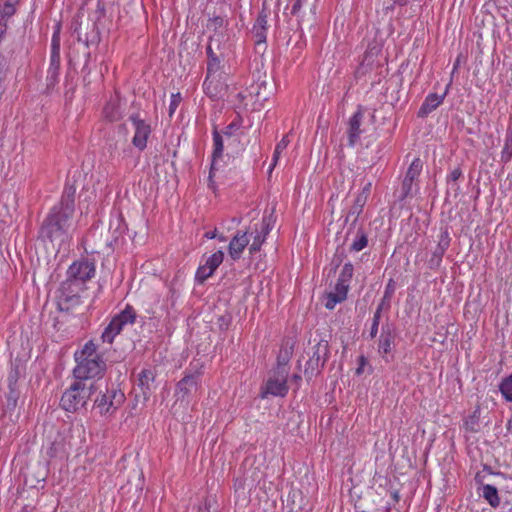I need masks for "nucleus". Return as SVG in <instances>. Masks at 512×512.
Wrapping results in <instances>:
<instances>
[{
  "label": "nucleus",
  "instance_id": "nucleus-1",
  "mask_svg": "<svg viewBox=\"0 0 512 512\" xmlns=\"http://www.w3.org/2000/svg\"><path fill=\"white\" fill-rule=\"evenodd\" d=\"M75 193L74 184L66 182L60 202L51 208L40 228L41 237L56 243L59 248L72 239L76 229Z\"/></svg>",
  "mask_w": 512,
  "mask_h": 512
},
{
  "label": "nucleus",
  "instance_id": "nucleus-2",
  "mask_svg": "<svg viewBox=\"0 0 512 512\" xmlns=\"http://www.w3.org/2000/svg\"><path fill=\"white\" fill-rule=\"evenodd\" d=\"M73 368L75 379L87 382H96L95 378H101L106 370V363L103 357L97 352V345L87 341L80 349L74 352Z\"/></svg>",
  "mask_w": 512,
  "mask_h": 512
},
{
  "label": "nucleus",
  "instance_id": "nucleus-3",
  "mask_svg": "<svg viewBox=\"0 0 512 512\" xmlns=\"http://www.w3.org/2000/svg\"><path fill=\"white\" fill-rule=\"evenodd\" d=\"M97 382H87L75 379L64 391L60 404L67 412H76L84 408L90 397L97 391Z\"/></svg>",
  "mask_w": 512,
  "mask_h": 512
},
{
  "label": "nucleus",
  "instance_id": "nucleus-4",
  "mask_svg": "<svg viewBox=\"0 0 512 512\" xmlns=\"http://www.w3.org/2000/svg\"><path fill=\"white\" fill-rule=\"evenodd\" d=\"M201 375V366L198 363H191L190 368L185 371L184 377L176 385L175 397L177 401L190 402L199 388Z\"/></svg>",
  "mask_w": 512,
  "mask_h": 512
},
{
  "label": "nucleus",
  "instance_id": "nucleus-5",
  "mask_svg": "<svg viewBox=\"0 0 512 512\" xmlns=\"http://www.w3.org/2000/svg\"><path fill=\"white\" fill-rule=\"evenodd\" d=\"M86 286L66 279L59 289L58 305L61 310H69L81 303V293Z\"/></svg>",
  "mask_w": 512,
  "mask_h": 512
},
{
  "label": "nucleus",
  "instance_id": "nucleus-6",
  "mask_svg": "<svg viewBox=\"0 0 512 512\" xmlns=\"http://www.w3.org/2000/svg\"><path fill=\"white\" fill-rule=\"evenodd\" d=\"M288 374L281 368L280 371L273 370L262 388L261 397L266 398L268 395L275 397H285L289 391L287 385Z\"/></svg>",
  "mask_w": 512,
  "mask_h": 512
},
{
  "label": "nucleus",
  "instance_id": "nucleus-7",
  "mask_svg": "<svg viewBox=\"0 0 512 512\" xmlns=\"http://www.w3.org/2000/svg\"><path fill=\"white\" fill-rule=\"evenodd\" d=\"M95 272L96 268L94 262L88 259H82L73 262L69 266L66 279L85 286L86 282L94 277Z\"/></svg>",
  "mask_w": 512,
  "mask_h": 512
},
{
  "label": "nucleus",
  "instance_id": "nucleus-8",
  "mask_svg": "<svg viewBox=\"0 0 512 512\" xmlns=\"http://www.w3.org/2000/svg\"><path fill=\"white\" fill-rule=\"evenodd\" d=\"M124 401V394L118 390H107L105 393H100L94 401V408H96L101 415H111Z\"/></svg>",
  "mask_w": 512,
  "mask_h": 512
},
{
  "label": "nucleus",
  "instance_id": "nucleus-9",
  "mask_svg": "<svg viewBox=\"0 0 512 512\" xmlns=\"http://www.w3.org/2000/svg\"><path fill=\"white\" fill-rule=\"evenodd\" d=\"M274 226L272 215L264 216L261 222L255 224L250 232L253 241L249 246L250 254H255L260 251L262 244L265 242L267 235L271 232Z\"/></svg>",
  "mask_w": 512,
  "mask_h": 512
},
{
  "label": "nucleus",
  "instance_id": "nucleus-10",
  "mask_svg": "<svg viewBox=\"0 0 512 512\" xmlns=\"http://www.w3.org/2000/svg\"><path fill=\"white\" fill-rule=\"evenodd\" d=\"M396 330L393 324H383L377 340V352L386 362L395 346Z\"/></svg>",
  "mask_w": 512,
  "mask_h": 512
},
{
  "label": "nucleus",
  "instance_id": "nucleus-11",
  "mask_svg": "<svg viewBox=\"0 0 512 512\" xmlns=\"http://www.w3.org/2000/svg\"><path fill=\"white\" fill-rule=\"evenodd\" d=\"M133 128L134 136L132 138V144L135 148L143 151L147 146L148 138L151 134V127L138 114H133L129 117Z\"/></svg>",
  "mask_w": 512,
  "mask_h": 512
},
{
  "label": "nucleus",
  "instance_id": "nucleus-12",
  "mask_svg": "<svg viewBox=\"0 0 512 512\" xmlns=\"http://www.w3.org/2000/svg\"><path fill=\"white\" fill-rule=\"evenodd\" d=\"M60 48L56 36L52 39V52L50 56V65L47 71L48 86L54 85L58 81L60 70Z\"/></svg>",
  "mask_w": 512,
  "mask_h": 512
},
{
  "label": "nucleus",
  "instance_id": "nucleus-13",
  "mask_svg": "<svg viewBox=\"0 0 512 512\" xmlns=\"http://www.w3.org/2000/svg\"><path fill=\"white\" fill-rule=\"evenodd\" d=\"M364 118V114L362 110L359 108L349 119L347 136H348V145L354 147L356 143L359 141L360 136L362 134V130L360 128L362 121Z\"/></svg>",
  "mask_w": 512,
  "mask_h": 512
},
{
  "label": "nucleus",
  "instance_id": "nucleus-14",
  "mask_svg": "<svg viewBox=\"0 0 512 512\" xmlns=\"http://www.w3.org/2000/svg\"><path fill=\"white\" fill-rule=\"evenodd\" d=\"M156 373L150 369H142L138 374V386L140 387L145 400L149 399L152 392L155 390Z\"/></svg>",
  "mask_w": 512,
  "mask_h": 512
},
{
  "label": "nucleus",
  "instance_id": "nucleus-15",
  "mask_svg": "<svg viewBox=\"0 0 512 512\" xmlns=\"http://www.w3.org/2000/svg\"><path fill=\"white\" fill-rule=\"evenodd\" d=\"M247 234V231H238L231 239L228 247V252L233 260H238L241 257L244 249L248 246L249 238Z\"/></svg>",
  "mask_w": 512,
  "mask_h": 512
},
{
  "label": "nucleus",
  "instance_id": "nucleus-16",
  "mask_svg": "<svg viewBox=\"0 0 512 512\" xmlns=\"http://www.w3.org/2000/svg\"><path fill=\"white\" fill-rule=\"evenodd\" d=\"M223 139L220 133L217 130L213 131V152H212V163L209 174V181L212 184V177L214 171L218 169V162L223 156Z\"/></svg>",
  "mask_w": 512,
  "mask_h": 512
},
{
  "label": "nucleus",
  "instance_id": "nucleus-17",
  "mask_svg": "<svg viewBox=\"0 0 512 512\" xmlns=\"http://www.w3.org/2000/svg\"><path fill=\"white\" fill-rule=\"evenodd\" d=\"M255 44H265L267 34V17L266 15H259L253 25L252 29Z\"/></svg>",
  "mask_w": 512,
  "mask_h": 512
},
{
  "label": "nucleus",
  "instance_id": "nucleus-18",
  "mask_svg": "<svg viewBox=\"0 0 512 512\" xmlns=\"http://www.w3.org/2000/svg\"><path fill=\"white\" fill-rule=\"evenodd\" d=\"M443 99L444 95H438L436 93L428 94L419 109L418 116L426 117L443 102Z\"/></svg>",
  "mask_w": 512,
  "mask_h": 512
},
{
  "label": "nucleus",
  "instance_id": "nucleus-19",
  "mask_svg": "<svg viewBox=\"0 0 512 512\" xmlns=\"http://www.w3.org/2000/svg\"><path fill=\"white\" fill-rule=\"evenodd\" d=\"M124 327L125 326L118 320V318L114 316L108 326L102 332V341L111 344L114 338L121 333Z\"/></svg>",
  "mask_w": 512,
  "mask_h": 512
},
{
  "label": "nucleus",
  "instance_id": "nucleus-20",
  "mask_svg": "<svg viewBox=\"0 0 512 512\" xmlns=\"http://www.w3.org/2000/svg\"><path fill=\"white\" fill-rule=\"evenodd\" d=\"M329 354L328 343L326 341H320L314 347L313 355L307 362L308 367H313L314 360L321 361L322 365H325Z\"/></svg>",
  "mask_w": 512,
  "mask_h": 512
},
{
  "label": "nucleus",
  "instance_id": "nucleus-21",
  "mask_svg": "<svg viewBox=\"0 0 512 512\" xmlns=\"http://www.w3.org/2000/svg\"><path fill=\"white\" fill-rule=\"evenodd\" d=\"M104 116L107 120L114 122L122 117V109L117 99L110 100L103 110Z\"/></svg>",
  "mask_w": 512,
  "mask_h": 512
},
{
  "label": "nucleus",
  "instance_id": "nucleus-22",
  "mask_svg": "<svg viewBox=\"0 0 512 512\" xmlns=\"http://www.w3.org/2000/svg\"><path fill=\"white\" fill-rule=\"evenodd\" d=\"M482 497L493 508H497L500 505V497L498 495V490L493 485L485 484L482 486Z\"/></svg>",
  "mask_w": 512,
  "mask_h": 512
},
{
  "label": "nucleus",
  "instance_id": "nucleus-23",
  "mask_svg": "<svg viewBox=\"0 0 512 512\" xmlns=\"http://www.w3.org/2000/svg\"><path fill=\"white\" fill-rule=\"evenodd\" d=\"M368 245V236L363 229H358L353 242L350 245L351 252H359Z\"/></svg>",
  "mask_w": 512,
  "mask_h": 512
},
{
  "label": "nucleus",
  "instance_id": "nucleus-24",
  "mask_svg": "<svg viewBox=\"0 0 512 512\" xmlns=\"http://www.w3.org/2000/svg\"><path fill=\"white\" fill-rule=\"evenodd\" d=\"M115 316L124 326H127L134 324L137 315L135 309L128 304L120 313Z\"/></svg>",
  "mask_w": 512,
  "mask_h": 512
},
{
  "label": "nucleus",
  "instance_id": "nucleus-25",
  "mask_svg": "<svg viewBox=\"0 0 512 512\" xmlns=\"http://www.w3.org/2000/svg\"><path fill=\"white\" fill-rule=\"evenodd\" d=\"M207 56H208L207 75H213L220 68V60L218 59L216 54L213 52V49L211 46L207 47Z\"/></svg>",
  "mask_w": 512,
  "mask_h": 512
},
{
  "label": "nucleus",
  "instance_id": "nucleus-26",
  "mask_svg": "<svg viewBox=\"0 0 512 512\" xmlns=\"http://www.w3.org/2000/svg\"><path fill=\"white\" fill-rule=\"evenodd\" d=\"M499 391L507 402H512V374L502 379L499 384Z\"/></svg>",
  "mask_w": 512,
  "mask_h": 512
},
{
  "label": "nucleus",
  "instance_id": "nucleus-27",
  "mask_svg": "<svg viewBox=\"0 0 512 512\" xmlns=\"http://www.w3.org/2000/svg\"><path fill=\"white\" fill-rule=\"evenodd\" d=\"M422 167H423L422 161L419 158H415L411 162V164L405 174V178L415 181L419 177V175L422 171Z\"/></svg>",
  "mask_w": 512,
  "mask_h": 512
},
{
  "label": "nucleus",
  "instance_id": "nucleus-28",
  "mask_svg": "<svg viewBox=\"0 0 512 512\" xmlns=\"http://www.w3.org/2000/svg\"><path fill=\"white\" fill-rule=\"evenodd\" d=\"M224 259V253L221 250L216 251L212 255H210L206 262L204 263L205 266L208 267L209 270L212 272H215L216 269L220 266V264L223 262Z\"/></svg>",
  "mask_w": 512,
  "mask_h": 512
},
{
  "label": "nucleus",
  "instance_id": "nucleus-29",
  "mask_svg": "<svg viewBox=\"0 0 512 512\" xmlns=\"http://www.w3.org/2000/svg\"><path fill=\"white\" fill-rule=\"evenodd\" d=\"M382 310H383V303L378 305L376 311L373 314L372 323H371V327H370V331H369V337L371 339H374L378 334Z\"/></svg>",
  "mask_w": 512,
  "mask_h": 512
},
{
  "label": "nucleus",
  "instance_id": "nucleus-30",
  "mask_svg": "<svg viewBox=\"0 0 512 512\" xmlns=\"http://www.w3.org/2000/svg\"><path fill=\"white\" fill-rule=\"evenodd\" d=\"M512 158V129L507 131L505 144L501 151V160L508 162Z\"/></svg>",
  "mask_w": 512,
  "mask_h": 512
},
{
  "label": "nucleus",
  "instance_id": "nucleus-31",
  "mask_svg": "<svg viewBox=\"0 0 512 512\" xmlns=\"http://www.w3.org/2000/svg\"><path fill=\"white\" fill-rule=\"evenodd\" d=\"M203 87H204L206 94L210 97H218L222 90V87L220 89H218L217 85H213L212 75H207V77L203 83Z\"/></svg>",
  "mask_w": 512,
  "mask_h": 512
},
{
  "label": "nucleus",
  "instance_id": "nucleus-32",
  "mask_svg": "<svg viewBox=\"0 0 512 512\" xmlns=\"http://www.w3.org/2000/svg\"><path fill=\"white\" fill-rule=\"evenodd\" d=\"M366 201L367 199L365 194H358L355 199L354 205L351 207L349 211V215L358 217L361 214Z\"/></svg>",
  "mask_w": 512,
  "mask_h": 512
},
{
  "label": "nucleus",
  "instance_id": "nucleus-33",
  "mask_svg": "<svg viewBox=\"0 0 512 512\" xmlns=\"http://www.w3.org/2000/svg\"><path fill=\"white\" fill-rule=\"evenodd\" d=\"M414 186V181L404 177L400 190L399 199L404 200L407 197L412 196L414 193Z\"/></svg>",
  "mask_w": 512,
  "mask_h": 512
},
{
  "label": "nucleus",
  "instance_id": "nucleus-34",
  "mask_svg": "<svg viewBox=\"0 0 512 512\" xmlns=\"http://www.w3.org/2000/svg\"><path fill=\"white\" fill-rule=\"evenodd\" d=\"M353 271L354 269L352 263H345L337 280L341 281L342 283L349 284L353 276Z\"/></svg>",
  "mask_w": 512,
  "mask_h": 512
},
{
  "label": "nucleus",
  "instance_id": "nucleus-35",
  "mask_svg": "<svg viewBox=\"0 0 512 512\" xmlns=\"http://www.w3.org/2000/svg\"><path fill=\"white\" fill-rule=\"evenodd\" d=\"M214 272L208 269L205 264H202L198 267L196 274H195V280L199 284H203L210 276L213 275Z\"/></svg>",
  "mask_w": 512,
  "mask_h": 512
},
{
  "label": "nucleus",
  "instance_id": "nucleus-36",
  "mask_svg": "<svg viewBox=\"0 0 512 512\" xmlns=\"http://www.w3.org/2000/svg\"><path fill=\"white\" fill-rule=\"evenodd\" d=\"M325 298H326V301L324 303V306H325V308H327L329 310L334 309L338 303H341L344 301L343 299H340L338 294L334 291L327 293Z\"/></svg>",
  "mask_w": 512,
  "mask_h": 512
},
{
  "label": "nucleus",
  "instance_id": "nucleus-37",
  "mask_svg": "<svg viewBox=\"0 0 512 512\" xmlns=\"http://www.w3.org/2000/svg\"><path fill=\"white\" fill-rule=\"evenodd\" d=\"M288 362H289V353H288V351H285L284 353L281 351L280 354L278 355L277 366H276V368L274 370L275 371H280L281 368H284V371L287 372V374L289 375Z\"/></svg>",
  "mask_w": 512,
  "mask_h": 512
},
{
  "label": "nucleus",
  "instance_id": "nucleus-38",
  "mask_svg": "<svg viewBox=\"0 0 512 512\" xmlns=\"http://www.w3.org/2000/svg\"><path fill=\"white\" fill-rule=\"evenodd\" d=\"M17 7L0 5V20L8 23V20L16 13Z\"/></svg>",
  "mask_w": 512,
  "mask_h": 512
},
{
  "label": "nucleus",
  "instance_id": "nucleus-39",
  "mask_svg": "<svg viewBox=\"0 0 512 512\" xmlns=\"http://www.w3.org/2000/svg\"><path fill=\"white\" fill-rule=\"evenodd\" d=\"M450 245V237L447 231H444L440 234V239L438 243V250L440 254H444Z\"/></svg>",
  "mask_w": 512,
  "mask_h": 512
},
{
  "label": "nucleus",
  "instance_id": "nucleus-40",
  "mask_svg": "<svg viewBox=\"0 0 512 512\" xmlns=\"http://www.w3.org/2000/svg\"><path fill=\"white\" fill-rule=\"evenodd\" d=\"M349 290V284L348 283H342L341 281L337 280L334 292L338 294L340 299L346 300L347 293Z\"/></svg>",
  "mask_w": 512,
  "mask_h": 512
},
{
  "label": "nucleus",
  "instance_id": "nucleus-41",
  "mask_svg": "<svg viewBox=\"0 0 512 512\" xmlns=\"http://www.w3.org/2000/svg\"><path fill=\"white\" fill-rule=\"evenodd\" d=\"M180 102H181V96L179 93L171 95L170 104H169V115L170 116H172L174 114V112L176 111Z\"/></svg>",
  "mask_w": 512,
  "mask_h": 512
},
{
  "label": "nucleus",
  "instance_id": "nucleus-42",
  "mask_svg": "<svg viewBox=\"0 0 512 512\" xmlns=\"http://www.w3.org/2000/svg\"><path fill=\"white\" fill-rule=\"evenodd\" d=\"M345 257V250L341 247H338L333 257L332 264L335 265V267H338Z\"/></svg>",
  "mask_w": 512,
  "mask_h": 512
},
{
  "label": "nucleus",
  "instance_id": "nucleus-43",
  "mask_svg": "<svg viewBox=\"0 0 512 512\" xmlns=\"http://www.w3.org/2000/svg\"><path fill=\"white\" fill-rule=\"evenodd\" d=\"M289 144L288 136H284L275 147V151H277V154H282V152L287 148Z\"/></svg>",
  "mask_w": 512,
  "mask_h": 512
},
{
  "label": "nucleus",
  "instance_id": "nucleus-44",
  "mask_svg": "<svg viewBox=\"0 0 512 512\" xmlns=\"http://www.w3.org/2000/svg\"><path fill=\"white\" fill-rule=\"evenodd\" d=\"M462 176V171L459 168L452 170L447 179L448 182H456Z\"/></svg>",
  "mask_w": 512,
  "mask_h": 512
},
{
  "label": "nucleus",
  "instance_id": "nucleus-45",
  "mask_svg": "<svg viewBox=\"0 0 512 512\" xmlns=\"http://www.w3.org/2000/svg\"><path fill=\"white\" fill-rule=\"evenodd\" d=\"M444 254H440L438 247L435 249L432 258L430 259L431 265H439L442 261V257Z\"/></svg>",
  "mask_w": 512,
  "mask_h": 512
},
{
  "label": "nucleus",
  "instance_id": "nucleus-46",
  "mask_svg": "<svg viewBox=\"0 0 512 512\" xmlns=\"http://www.w3.org/2000/svg\"><path fill=\"white\" fill-rule=\"evenodd\" d=\"M240 125L237 122L230 123L225 130L223 131V134L226 136H231L234 130L239 129Z\"/></svg>",
  "mask_w": 512,
  "mask_h": 512
},
{
  "label": "nucleus",
  "instance_id": "nucleus-47",
  "mask_svg": "<svg viewBox=\"0 0 512 512\" xmlns=\"http://www.w3.org/2000/svg\"><path fill=\"white\" fill-rule=\"evenodd\" d=\"M307 0H295V2L293 3L292 5V8H291V13L293 15H296L300 9L302 8V5L306 2Z\"/></svg>",
  "mask_w": 512,
  "mask_h": 512
},
{
  "label": "nucleus",
  "instance_id": "nucleus-48",
  "mask_svg": "<svg viewBox=\"0 0 512 512\" xmlns=\"http://www.w3.org/2000/svg\"><path fill=\"white\" fill-rule=\"evenodd\" d=\"M8 28V23L0 20V43L4 40Z\"/></svg>",
  "mask_w": 512,
  "mask_h": 512
},
{
  "label": "nucleus",
  "instance_id": "nucleus-49",
  "mask_svg": "<svg viewBox=\"0 0 512 512\" xmlns=\"http://www.w3.org/2000/svg\"><path fill=\"white\" fill-rule=\"evenodd\" d=\"M20 0H0V5H9L12 7H17Z\"/></svg>",
  "mask_w": 512,
  "mask_h": 512
},
{
  "label": "nucleus",
  "instance_id": "nucleus-50",
  "mask_svg": "<svg viewBox=\"0 0 512 512\" xmlns=\"http://www.w3.org/2000/svg\"><path fill=\"white\" fill-rule=\"evenodd\" d=\"M280 156H281V154H277V151L274 150L273 157H272V164L270 166V170H272L276 166Z\"/></svg>",
  "mask_w": 512,
  "mask_h": 512
},
{
  "label": "nucleus",
  "instance_id": "nucleus-51",
  "mask_svg": "<svg viewBox=\"0 0 512 512\" xmlns=\"http://www.w3.org/2000/svg\"><path fill=\"white\" fill-rule=\"evenodd\" d=\"M370 189H371V183H367V184L364 186V188H363V190H362V192H361L360 194H365L366 199H367V198H368V195H369V193H370Z\"/></svg>",
  "mask_w": 512,
  "mask_h": 512
},
{
  "label": "nucleus",
  "instance_id": "nucleus-52",
  "mask_svg": "<svg viewBox=\"0 0 512 512\" xmlns=\"http://www.w3.org/2000/svg\"><path fill=\"white\" fill-rule=\"evenodd\" d=\"M204 236L208 239H214L217 237V230L206 232Z\"/></svg>",
  "mask_w": 512,
  "mask_h": 512
},
{
  "label": "nucleus",
  "instance_id": "nucleus-53",
  "mask_svg": "<svg viewBox=\"0 0 512 512\" xmlns=\"http://www.w3.org/2000/svg\"><path fill=\"white\" fill-rule=\"evenodd\" d=\"M391 498L395 503H397L400 499L399 492L397 490L391 491Z\"/></svg>",
  "mask_w": 512,
  "mask_h": 512
},
{
  "label": "nucleus",
  "instance_id": "nucleus-54",
  "mask_svg": "<svg viewBox=\"0 0 512 512\" xmlns=\"http://www.w3.org/2000/svg\"><path fill=\"white\" fill-rule=\"evenodd\" d=\"M324 365H322L321 361L314 360L312 369H319L322 368Z\"/></svg>",
  "mask_w": 512,
  "mask_h": 512
},
{
  "label": "nucleus",
  "instance_id": "nucleus-55",
  "mask_svg": "<svg viewBox=\"0 0 512 512\" xmlns=\"http://www.w3.org/2000/svg\"><path fill=\"white\" fill-rule=\"evenodd\" d=\"M324 365H322L321 361L314 360L312 369H319L322 368Z\"/></svg>",
  "mask_w": 512,
  "mask_h": 512
},
{
  "label": "nucleus",
  "instance_id": "nucleus-56",
  "mask_svg": "<svg viewBox=\"0 0 512 512\" xmlns=\"http://www.w3.org/2000/svg\"><path fill=\"white\" fill-rule=\"evenodd\" d=\"M292 379H293L294 381H296V382H299V381L301 380V376H299V375L295 374V375H293Z\"/></svg>",
  "mask_w": 512,
  "mask_h": 512
},
{
  "label": "nucleus",
  "instance_id": "nucleus-57",
  "mask_svg": "<svg viewBox=\"0 0 512 512\" xmlns=\"http://www.w3.org/2000/svg\"><path fill=\"white\" fill-rule=\"evenodd\" d=\"M232 222H234V223H236L238 225V224H240L241 219L237 218V217H234V218H232Z\"/></svg>",
  "mask_w": 512,
  "mask_h": 512
},
{
  "label": "nucleus",
  "instance_id": "nucleus-58",
  "mask_svg": "<svg viewBox=\"0 0 512 512\" xmlns=\"http://www.w3.org/2000/svg\"><path fill=\"white\" fill-rule=\"evenodd\" d=\"M216 238H218L219 241H221V242H225L226 241V237H224L223 235H220V236L217 235Z\"/></svg>",
  "mask_w": 512,
  "mask_h": 512
},
{
  "label": "nucleus",
  "instance_id": "nucleus-59",
  "mask_svg": "<svg viewBox=\"0 0 512 512\" xmlns=\"http://www.w3.org/2000/svg\"><path fill=\"white\" fill-rule=\"evenodd\" d=\"M389 287H390V285H388L387 288H386L385 297H387L389 295L390 291H391V288H389Z\"/></svg>",
  "mask_w": 512,
  "mask_h": 512
},
{
  "label": "nucleus",
  "instance_id": "nucleus-60",
  "mask_svg": "<svg viewBox=\"0 0 512 512\" xmlns=\"http://www.w3.org/2000/svg\"><path fill=\"white\" fill-rule=\"evenodd\" d=\"M49 456H50V457H53V456H54V453L50 452V453H49Z\"/></svg>",
  "mask_w": 512,
  "mask_h": 512
},
{
  "label": "nucleus",
  "instance_id": "nucleus-61",
  "mask_svg": "<svg viewBox=\"0 0 512 512\" xmlns=\"http://www.w3.org/2000/svg\"><path fill=\"white\" fill-rule=\"evenodd\" d=\"M508 512H512V507L509 509V511H508Z\"/></svg>",
  "mask_w": 512,
  "mask_h": 512
},
{
  "label": "nucleus",
  "instance_id": "nucleus-62",
  "mask_svg": "<svg viewBox=\"0 0 512 512\" xmlns=\"http://www.w3.org/2000/svg\"><path fill=\"white\" fill-rule=\"evenodd\" d=\"M395 2H397V0H394Z\"/></svg>",
  "mask_w": 512,
  "mask_h": 512
}]
</instances>
